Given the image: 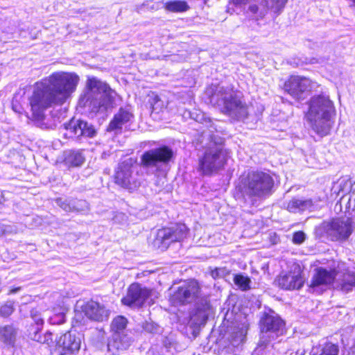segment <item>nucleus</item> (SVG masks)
Here are the masks:
<instances>
[{"mask_svg":"<svg viewBox=\"0 0 355 355\" xmlns=\"http://www.w3.org/2000/svg\"><path fill=\"white\" fill-rule=\"evenodd\" d=\"M80 78L74 72L59 71L37 82L28 96L33 119H43L46 110L62 105L76 91Z\"/></svg>","mask_w":355,"mask_h":355,"instance_id":"nucleus-1","label":"nucleus"},{"mask_svg":"<svg viewBox=\"0 0 355 355\" xmlns=\"http://www.w3.org/2000/svg\"><path fill=\"white\" fill-rule=\"evenodd\" d=\"M336 116V107L329 95L317 94L309 99L305 119L311 130L318 135L325 137L330 134Z\"/></svg>","mask_w":355,"mask_h":355,"instance_id":"nucleus-2","label":"nucleus"},{"mask_svg":"<svg viewBox=\"0 0 355 355\" xmlns=\"http://www.w3.org/2000/svg\"><path fill=\"white\" fill-rule=\"evenodd\" d=\"M114 94V92L105 83L95 77L88 78L80 103L87 107L91 113H105L111 107Z\"/></svg>","mask_w":355,"mask_h":355,"instance_id":"nucleus-3","label":"nucleus"},{"mask_svg":"<svg viewBox=\"0 0 355 355\" xmlns=\"http://www.w3.org/2000/svg\"><path fill=\"white\" fill-rule=\"evenodd\" d=\"M214 131L218 132L216 125L211 122L208 132H203L204 137H207L211 140L209 147L199 159L198 169L204 175H211L221 169L227 159V153L221 146L223 139L214 135Z\"/></svg>","mask_w":355,"mask_h":355,"instance_id":"nucleus-4","label":"nucleus"},{"mask_svg":"<svg viewBox=\"0 0 355 355\" xmlns=\"http://www.w3.org/2000/svg\"><path fill=\"white\" fill-rule=\"evenodd\" d=\"M209 102L222 112L242 119L247 116V105L242 99V94L232 87H217L212 91H207Z\"/></svg>","mask_w":355,"mask_h":355,"instance_id":"nucleus-5","label":"nucleus"},{"mask_svg":"<svg viewBox=\"0 0 355 355\" xmlns=\"http://www.w3.org/2000/svg\"><path fill=\"white\" fill-rule=\"evenodd\" d=\"M274 180L267 172L252 171L242 180V192L249 197L262 198L270 193Z\"/></svg>","mask_w":355,"mask_h":355,"instance_id":"nucleus-6","label":"nucleus"},{"mask_svg":"<svg viewBox=\"0 0 355 355\" xmlns=\"http://www.w3.org/2000/svg\"><path fill=\"white\" fill-rule=\"evenodd\" d=\"M285 332V323L273 311L266 313L261 320V334L259 345L266 347L270 342Z\"/></svg>","mask_w":355,"mask_h":355,"instance_id":"nucleus-7","label":"nucleus"},{"mask_svg":"<svg viewBox=\"0 0 355 355\" xmlns=\"http://www.w3.org/2000/svg\"><path fill=\"white\" fill-rule=\"evenodd\" d=\"M319 85L311 80L309 78L292 75L285 81L284 89L294 99L302 101L305 99L309 94L318 88Z\"/></svg>","mask_w":355,"mask_h":355,"instance_id":"nucleus-8","label":"nucleus"},{"mask_svg":"<svg viewBox=\"0 0 355 355\" xmlns=\"http://www.w3.org/2000/svg\"><path fill=\"white\" fill-rule=\"evenodd\" d=\"M324 233L332 241L346 240L352 233V220L350 218H337L322 225Z\"/></svg>","mask_w":355,"mask_h":355,"instance_id":"nucleus-9","label":"nucleus"},{"mask_svg":"<svg viewBox=\"0 0 355 355\" xmlns=\"http://www.w3.org/2000/svg\"><path fill=\"white\" fill-rule=\"evenodd\" d=\"M200 290L198 283L193 279L184 282L171 296L174 304H185L200 300Z\"/></svg>","mask_w":355,"mask_h":355,"instance_id":"nucleus-10","label":"nucleus"},{"mask_svg":"<svg viewBox=\"0 0 355 355\" xmlns=\"http://www.w3.org/2000/svg\"><path fill=\"white\" fill-rule=\"evenodd\" d=\"M135 164V159L127 158L119 164L115 173V182L116 184L128 189H133L138 187L139 183L133 175Z\"/></svg>","mask_w":355,"mask_h":355,"instance_id":"nucleus-11","label":"nucleus"},{"mask_svg":"<svg viewBox=\"0 0 355 355\" xmlns=\"http://www.w3.org/2000/svg\"><path fill=\"white\" fill-rule=\"evenodd\" d=\"M153 291L141 286L138 283L132 284L127 294L121 299V302L132 308L141 307L147 300H151Z\"/></svg>","mask_w":355,"mask_h":355,"instance_id":"nucleus-12","label":"nucleus"},{"mask_svg":"<svg viewBox=\"0 0 355 355\" xmlns=\"http://www.w3.org/2000/svg\"><path fill=\"white\" fill-rule=\"evenodd\" d=\"M187 227L184 224H177L171 227L159 230L156 241L167 248L171 243L180 241L187 237Z\"/></svg>","mask_w":355,"mask_h":355,"instance_id":"nucleus-13","label":"nucleus"},{"mask_svg":"<svg viewBox=\"0 0 355 355\" xmlns=\"http://www.w3.org/2000/svg\"><path fill=\"white\" fill-rule=\"evenodd\" d=\"M172 155V150L166 146L151 149L141 155V165L146 168L157 167L159 162H168Z\"/></svg>","mask_w":355,"mask_h":355,"instance_id":"nucleus-14","label":"nucleus"},{"mask_svg":"<svg viewBox=\"0 0 355 355\" xmlns=\"http://www.w3.org/2000/svg\"><path fill=\"white\" fill-rule=\"evenodd\" d=\"M276 282L280 288L285 290L301 288L304 284V279L301 275L300 267L296 265L293 270L281 273Z\"/></svg>","mask_w":355,"mask_h":355,"instance_id":"nucleus-15","label":"nucleus"},{"mask_svg":"<svg viewBox=\"0 0 355 355\" xmlns=\"http://www.w3.org/2000/svg\"><path fill=\"white\" fill-rule=\"evenodd\" d=\"M64 127L67 130L65 135L69 137L83 136L92 138L96 135L94 125L83 120H72L64 124Z\"/></svg>","mask_w":355,"mask_h":355,"instance_id":"nucleus-16","label":"nucleus"},{"mask_svg":"<svg viewBox=\"0 0 355 355\" xmlns=\"http://www.w3.org/2000/svg\"><path fill=\"white\" fill-rule=\"evenodd\" d=\"M83 312L89 319L96 322L107 320L110 314V311L103 304L92 300L84 306Z\"/></svg>","mask_w":355,"mask_h":355,"instance_id":"nucleus-17","label":"nucleus"},{"mask_svg":"<svg viewBox=\"0 0 355 355\" xmlns=\"http://www.w3.org/2000/svg\"><path fill=\"white\" fill-rule=\"evenodd\" d=\"M81 344L80 337L71 331L60 336L56 341L55 350L76 353L78 352Z\"/></svg>","mask_w":355,"mask_h":355,"instance_id":"nucleus-18","label":"nucleus"},{"mask_svg":"<svg viewBox=\"0 0 355 355\" xmlns=\"http://www.w3.org/2000/svg\"><path fill=\"white\" fill-rule=\"evenodd\" d=\"M210 304L207 298H202L190 315V323L194 326L204 325L208 318Z\"/></svg>","mask_w":355,"mask_h":355,"instance_id":"nucleus-19","label":"nucleus"},{"mask_svg":"<svg viewBox=\"0 0 355 355\" xmlns=\"http://www.w3.org/2000/svg\"><path fill=\"white\" fill-rule=\"evenodd\" d=\"M334 288L345 293L355 289V272L349 270L344 272L337 271Z\"/></svg>","mask_w":355,"mask_h":355,"instance_id":"nucleus-20","label":"nucleus"},{"mask_svg":"<svg viewBox=\"0 0 355 355\" xmlns=\"http://www.w3.org/2000/svg\"><path fill=\"white\" fill-rule=\"evenodd\" d=\"M336 272V270H327L321 267L315 269L310 286L315 289L320 286H327L331 284L334 286Z\"/></svg>","mask_w":355,"mask_h":355,"instance_id":"nucleus-21","label":"nucleus"},{"mask_svg":"<svg viewBox=\"0 0 355 355\" xmlns=\"http://www.w3.org/2000/svg\"><path fill=\"white\" fill-rule=\"evenodd\" d=\"M287 0H264L265 4H261L259 6L257 5H251L249 8L250 11L257 15L258 17H263L270 9L274 12H278L285 6Z\"/></svg>","mask_w":355,"mask_h":355,"instance_id":"nucleus-22","label":"nucleus"},{"mask_svg":"<svg viewBox=\"0 0 355 355\" xmlns=\"http://www.w3.org/2000/svg\"><path fill=\"white\" fill-rule=\"evenodd\" d=\"M132 343L131 338L125 334L112 335V339L107 344V349L112 354L117 355L128 349Z\"/></svg>","mask_w":355,"mask_h":355,"instance_id":"nucleus-23","label":"nucleus"},{"mask_svg":"<svg viewBox=\"0 0 355 355\" xmlns=\"http://www.w3.org/2000/svg\"><path fill=\"white\" fill-rule=\"evenodd\" d=\"M18 329L12 324L0 326V343L4 347H13L15 345Z\"/></svg>","mask_w":355,"mask_h":355,"instance_id":"nucleus-24","label":"nucleus"},{"mask_svg":"<svg viewBox=\"0 0 355 355\" xmlns=\"http://www.w3.org/2000/svg\"><path fill=\"white\" fill-rule=\"evenodd\" d=\"M63 162L69 168L79 167L85 161L83 150H68L63 153Z\"/></svg>","mask_w":355,"mask_h":355,"instance_id":"nucleus-25","label":"nucleus"},{"mask_svg":"<svg viewBox=\"0 0 355 355\" xmlns=\"http://www.w3.org/2000/svg\"><path fill=\"white\" fill-rule=\"evenodd\" d=\"M132 114L128 110L120 109L119 111L114 115L113 119L110 121L107 131H114L120 130L122 127L130 121L132 119Z\"/></svg>","mask_w":355,"mask_h":355,"instance_id":"nucleus-26","label":"nucleus"},{"mask_svg":"<svg viewBox=\"0 0 355 355\" xmlns=\"http://www.w3.org/2000/svg\"><path fill=\"white\" fill-rule=\"evenodd\" d=\"M247 334V327L242 326L234 329L228 337V348H235L241 346L245 341Z\"/></svg>","mask_w":355,"mask_h":355,"instance_id":"nucleus-27","label":"nucleus"},{"mask_svg":"<svg viewBox=\"0 0 355 355\" xmlns=\"http://www.w3.org/2000/svg\"><path fill=\"white\" fill-rule=\"evenodd\" d=\"M339 347L330 342L313 347L311 355H338Z\"/></svg>","mask_w":355,"mask_h":355,"instance_id":"nucleus-28","label":"nucleus"},{"mask_svg":"<svg viewBox=\"0 0 355 355\" xmlns=\"http://www.w3.org/2000/svg\"><path fill=\"white\" fill-rule=\"evenodd\" d=\"M312 206L313 202L310 199L293 198L288 202L287 209L290 212L296 213L309 209Z\"/></svg>","mask_w":355,"mask_h":355,"instance_id":"nucleus-29","label":"nucleus"},{"mask_svg":"<svg viewBox=\"0 0 355 355\" xmlns=\"http://www.w3.org/2000/svg\"><path fill=\"white\" fill-rule=\"evenodd\" d=\"M164 8L169 12H181L189 10V6L184 1H169L164 3Z\"/></svg>","mask_w":355,"mask_h":355,"instance_id":"nucleus-30","label":"nucleus"},{"mask_svg":"<svg viewBox=\"0 0 355 355\" xmlns=\"http://www.w3.org/2000/svg\"><path fill=\"white\" fill-rule=\"evenodd\" d=\"M127 325V320L123 316H117L115 318L111 323V331L112 335L116 334H125V327Z\"/></svg>","mask_w":355,"mask_h":355,"instance_id":"nucleus-31","label":"nucleus"},{"mask_svg":"<svg viewBox=\"0 0 355 355\" xmlns=\"http://www.w3.org/2000/svg\"><path fill=\"white\" fill-rule=\"evenodd\" d=\"M26 94V89H19L18 92L15 94L12 102V110L17 113H21L22 110V107L21 105H19L23 101V96Z\"/></svg>","mask_w":355,"mask_h":355,"instance_id":"nucleus-32","label":"nucleus"},{"mask_svg":"<svg viewBox=\"0 0 355 355\" xmlns=\"http://www.w3.org/2000/svg\"><path fill=\"white\" fill-rule=\"evenodd\" d=\"M56 204L64 211L67 212H71L73 211L74 209H81L80 207H76V205L73 202V199L58 198L56 200Z\"/></svg>","mask_w":355,"mask_h":355,"instance_id":"nucleus-33","label":"nucleus"},{"mask_svg":"<svg viewBox=\"0 0 355 355\" xmlns=\"http://www.w3.org/2000/svg\"><path fill=\"white\" fill-rule=\"evenodd\" d=\"M234 282L243 291H247L250 288V279L248 277L236 275L234 277Z\"/></svg>","mask_w":355,"mask_h":355,"instance_id":"nucleus-34","label":"nucleus"},{"mask_svg":"<svg viewBox=\"0 0 355 355\" xmlns=\"http://www.w3.org/2000/svg\"><path fill=\"white\" fill-rule=\"evenodd\" d=\"M150 105L152 107L153 112L159 113L162 111L163 109L165 108V104L163 101H162L158 96H155L152 98V101L150 102Z\"/></svg>","mask_w":355,"mask_h":355,"instance_id":"nucleus-35","label":"nucleus"},{"mask_svg":"<svg viewBox=\"0 0 355 355\" xmlns=\"http://www.w3.org/2000/svg\"><path fill=\"white\" fill-rule=\"evenodd\" d=\"M14 306L12 302H7L0 307V315L7 318L14 311Z\"/></svg>","mask_w":355,"mask_h":355,"instance_id":"nucleus-36","label":"nucleus"},{"mask_svg":"<svg viewBox=\"0 0 355 355\" xmlns=\"http://www.w3.org/2000/svg\"><path fill=\"white\" fill-rule=\"evenodd\" d=\"M228 273L229 271L225 267L215 268L210 271V275L214 279L224 277Z\"/></svg>","mask_w":355,"mask_h":355,"instance_id":"nucleus-37","label":"nucleus"},{"mask_svg":"<svg viewBox=\"0 0 355 355\" xmlns=\"http://www.w3.org/2000/svg\"><path fill=\"white\" fill-rule=\"evenodd\" d=\"M306 236L302 231H297L293 233L292 241L294 244L300 245L306 240Z\"/></svg>","mask_w":355,"mask_h":355,"instance_id":"nucleus-38","label":"nucleus"},{"mask_svg":"<svg viewBox=\"0 0 355 355\" xmlns=\"http://www.w3.org/2000/svg\"><path fill=\"white\" fill-rule=\"evenodd\" d=\"M31 318L37 325V327H42L44 323L43 319L41 318L40 314L37 310H32L31 312Z\"/></svg>","mask_w":355,"mask_h":355,"instance_id":"nucleus-39","label":"nucleus"},{"mask_svg":"<svg viewBox=\"0 0 355 355\" xmlns=\"http://www.w3.org/2000/svg\"><path fill=\"white\" fill-rule=\"evenodd\" d=\"M73 202L76 205V207H80L81 209H74L73 211H82L85 209H88L87 202L84 200L73 199Z\"/></svg>","mask_w":355,"mask_h":355,"instance_id":"nucleus-40","label":"nucleus"},{"mask_svg":"<svg viewBox=\"0 0 355 355\" xmlns=\"http://www.w3.org/2000/svg\"><path fill=\"white\" fill-rule=\"evenodd\" d=\"M40 330V327H37V329L35 331V332L31 334V338L32 340H35L37 342L43 343L46 342V338L42 337L40 334L39 331Z\"/></svg>","mask_w":355,"mask_h":355,"instance_id":"nucleus-41","label":"nucleus"},{"mask_svg":"<svg viewBox=\"0 0 355 355\" xmlns=\"http://www.w3.org/2000/svg\"><path fill=\"white\" fill-rule=\"evenodd\" d=\"M250 0H230V3L236 6L247 3Z\"/></svg>","mask_w":355,"mask_h":355,"instance_id":"nucleus-42","label":"nucleus"},{"mask_svg":"<svg viewBox=\"0 0 355 355\" xmlns=\"http://www.w3.org/2000/svg\"><path fill=\"white\" fill-rule=\"evenodd\" d=\"M76 353L62 352L53 349L52 352V355H75Z\"/></svg>","mask_w":355,"mask_h":355,"instance_id":"nucleus-43","label":"nucleus"},{"mask_svg":"<svg viewBox=\"0 0 355 355\" xmlns=\"http://www.w3.org/2000/svg\"><path fill=\"white\" fill-rule=\"evenodd\" d=\"M144 328L146 331L149 332H153L155 330V327L151 323H146Z\"/></svg>","mask_w":355,"mask_h":355,"instance_id":"nucleus-44","label":"nucleus"},{"mask_svg":"<svg viewBox=\"0 0 355 355\" xmlns=\"http://www.w3.org/2000/svg\"><path fill=\"white\" fill-rule=\"evenodd\" d=\"M8 232V227L0 223V236L5 234Z\"/></svg>","mask_w":355,"mask_h":355,"instance_id":"nucleus-45","label":"nucleus"},{"mask_svg":"<svg viewBox=\"0 0 355 355\" xmlns=\"http://www.w3.org/2000/svg\"><path fill=\"white\" fill-rule=\"evenodd\" d=\"M21 287L19 286V287H16V288H11L8 293L9 295H11V294H15L16 293H17L18 291H21Z\"/></svg>","mask_w":355,"mask_h":355,"instance_id":"nucleus-46","label":"nucleus"},{"mask_svg":"<svg viewBox=\"0 0 355 355\" xmlns=\"http://www.w3.org/2000/svg\"><path fill=\"white\" fill-rule=\"evenodd\" d=\"M352 354H355V345L352 347Z\"/></svg>","mask_w":355,"mask_h":355,"instance_id":"nucleus-47","label":"nucleus"},{"mask_svg":"<svg viewBox=\"0 0 355 355\" xmlns=\"http://www.w3.org/2000/svg\"><path fill=\"white\" fill-rule=\"evenodd\" d=\"M2 137H3V135H2V132H0V143L2 141Z\"/></svg>","mask_w":355,"mask_h":355,"instance_id":"nucleus-48","label":"nucleus"},{"mask_svg":"<svg viewBox=\"0 0 355 355\" xmlns=\"http://www.w3.org/2000/svg\"><path fill=\"white\" fill-rule=\"evenodd\" d=\"M1 199H2V193H1V192H0V204L2 203Z\"/></svg>","mask_w":355,"mask_h":355,"instance_id":"nucleus-49","label":"nucleus"},{"mask_svg":"<svg viewBox=\"0 0 355 355\" xmlns=\"http://www.w3.org/2000/svg\"><path fill=\"white\" fill-rule=\"evenodd\" d=\"M352 2L353 3V6L355 7V0H352Z\"/></svg>","mask_w":355,"mask_h":355,"instance_id":"nucleus-50","label":"nucleus"},{"mask_svg":"<svg viewBox=\"0 0 355 355\" xmlns=\"http://www.w3.org/2000/svg\"><path fill=\"white\" fill-rule=\"evenodd\" d=\"M290 355H299L297 352L295 353H291Z\"/></svg>","mask_w":355,"mask_h":355,"instance_id":"nucleus-51","label":"nucleus"}]
</instances>
